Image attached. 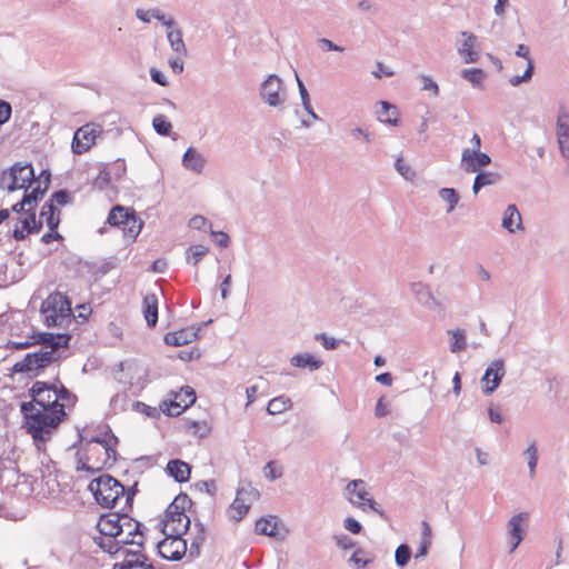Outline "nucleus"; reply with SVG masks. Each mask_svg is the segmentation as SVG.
<instances>
[{"instance_id":"1","label":"nucleus","mask_w":569,"mask_h":569,"mask_svg":"<svg viewBox=\"0 0 569 569\" xmlns=\"http://www.w3.org/2000/svg\"><path fill=\"white\" fill-rule=\"evenodd\" d=\"M31 401L21 403L27 431L34 441H47L66 417L64 405L59 402L54 386L37 381L30 389Z\"/></svg>"},{"instance_id":"2","label":"nucleus","mask_w":569,"mask_h":569,"mask_svg":"<svg viewBox=\"0 0 569 569\" xmlns=\"http://www.w3.org/2000/svg\"><path fill=\"white\" fill-rule=\"evenodd\" d=\"M42 176H44L43 180L39 179L37 186L33 187L31 191L26 190L22 200L11 208V210L18 214L17 223L12 231V236L16 240H22L27 234L38 232L41 228V222H37L33 209L50 183V173L43 171Z\"/></svg>"},{"instance_id":"3","label":"nucleus","mask_w":569,"mask_h":569,"mask_svg":"<svg viewBox=\"0 0 569 569\" xmlns=\"http://www.w3.org/2000/svg\"><path fill=\"white\" fill-rule=\"evenodd\" d=\"M38 342L42 345L40 351L28 353L13 366L16 372H36L46 368L60 358L58 350L68 347L71 336L63 333L42 332L38 335Z\"/></svg>"},{"instance_id":"4","label":"nucleus","mask_w":569,"mask_h":569,"mask_svg":"<svg viewBox=\"0 0 569 569\" xmlns=\"http://www.w3.org/2000/svg\"><path fill=\"white\" fill-rule=\"evenodd\" d=\"M117 443L118 439L113 435L94 437L87 443L86 458L79 457L77 469L94 472L114 462Z\"/></svg>"},{"instance_id":"5","label":"nucleus","mask_w":569,"mask_h":569,"mask_svg":"<svg viewBox=\"0 0 569 569\" xmlns=\"http://www.w3.org/2000/svg\"><path fill=\"white\" fill-rule=\"evenodd\" d=\"M89 490L96 501L103 508H114L123 501V508L131 505L134 491H126L124 487L110 475H102L89 483Z\"/></svg>"},{"instance_id":"6","label":"nucleus","mask_w":569,"mask_h":569,"mask_svg":"<svg viewBox=\"0 0 569 569\" xmlns=\"http://www.w3.org/2000/svg\"><path fill=\"white\" fill-rule=\"evenodd\" d=\"M43 323L50 327L66 328L73 320L71 302L61 292L51 293L41 305Z\"/></svg>"},{"instance_id":"7","label":"nucleus","mask_w":569,"mask_h":569,"mask_svg":"<svg viewBox=\"0 0 569 569\" xmlns=\"http://www.w3.org/2000/svg\"><path fill=\"white\" fill-rule=\"evenodd\" d=\"M190 503L187 495H179L169 505L163 523L164 535H183L190 526V519L184 513L186 506Z\"/></svg>"},{"instance_id":"8","label":"nucleus","mask_w":569,"mask_h":569,"mask_svg":"<svg viewBox=\"0 0 569 569\" xmlns=\"http://www.w3.org/2000/svg\"><path fill=\"white\" fill-rule=\"evenodd\" d=\"M39 180L34 179V170L31 163L17 162L8 170H4L0 177V188L13 192L19 189L28 190Z\"/></svg>"},{"instance_id":"9","label":"nucleus","mask_w":569,"mask_h":569,"mask_svg":"<svg viewBox=\"0 0 569 569\" xmlns=\"http://www.w3.org/2000/svg\"><path fill=\"white\" fill-rule=\"evenodd\" d=\"M114 379L127 388L142 389L146 382L147 368L136 360H126L113 369Z\"/></svg>"},{"instance_id":"10","label":"nucleus","mask_w":569,"mask_h":569,"mask_svg":"<svg viewBox=\"0 0 569 569\" xmlns=\"http://www.w3.org/2000/svg\"><path fill=\"white\" fill-rule=\"evenodd\" d=\"M121 532L131 535L130 541L134 543L139 548V550L136 551H127V556L132 555L137 557L136 560H126L122 563V569H131L134 566L144 567V562L140 561V558L146 559V557L140 552V548H142L144 543V536L140 530V522L137 520L130 518L128 515L122 513L121 517Z\"/></svg>"},{"instance_id":"11","label":"nucleus","mask_w":569,"mask_h":569,"mask_svg":"<svg viewBox=\"0 0 569 569\" xmlns=\"http://www.w3.org/2000/svg\"><path fill=\"white\" fill-rule=\"evenodd\" d=\"M260 497L259 491L250 483L237 489L236 498L227 509L230 520L239 522L248 513L251 505Z\"/></svg>"},{"instance_id":"12","label":"nucleus","mask_w":569,"mask_h":569,"mask_svg":"<svg viewBox=\"0 0 569 569\" xmlns=\"http://www.w3.org/2000/svg\"><path fill=\"white\" fill-rule=\"evenodd\" d=\"M346 491L350 503L362 509L363 511L368 508L378 513L380 517L386 518L383 510L372 499L370 492L368 491L366 481L362 479L351 480L347 485Z\"/></svg>"},{"instance_id":"13","label":"nucleus","mask_w":569,"mask_h":569,"mask_svg":"<svg viewBox=\"0 0 569 569\" xmlns=\"http://www.w3.org/2000/svg\"><path fill=\"white\" fill-rule=\"evenodd\" d=\"M102 133L100 124L90 122L78 128L73 134L71 149L74 154H82L96 144L97 138Z\"/></svg>"},{"instance_id":"14","label":"nucleus","mask_w":569,"mask_h":569,"mask_svg":"<svg viewBox=\"0 0 569 569\" xmlns=\"http://www.w3.org/2000/svg\"><path fill=\"white\" fill-rule=\"evenodd\" d=\"M261 99L270 107H280L286 101L283 81L277 74H270L260 86Z\"/></svg>"},{"instance_id":"15","label":"nucleus","mask_w":569,"mask_h":569,"mask_svg":"<svg viewBox=\"0 0 569 569\" xmlns=\"http://www.w3.org/2000/svg\"><path fill=\"white\" fill-rule=\"evenodd\" d=\"M457 52L465 63H475L480 58L479 41L477 36L469 31H461L456 41Z\"/></svg>"},{"instance_id":"16","label":"nucleus","mask_w":569,"mask_h":569,"mask_svg":"<svg viewBox=\"0 0 569 569\" xmlns=\"http://www.w3.org/2000/svg\"><path fill=\"white\" fill-rule=\"evenodd\" d=\"M167 538L158 543L159 555L167 560H180L187 550L186 540L182 535H166Z\"/></svg>"},{"instance_id":"17","label":"nucleus","mask_w":569,"mask_h":569,"mask_svg":"<svg viewBox=\"0 0 569 569\" xmlns=\"http://www.w3.org/2000/svg\"><path fill=\"white\" fill-rule=\"evenodd\" d=\"M529 519L528 512H519L512 516L507 522V536L509 543V553L515 552L525 537V526Z\"/></svg>"},{"instance_id":"18","label":"nucleus","mask_w":569,"mask_h":569,"mask_svg":"<svg viewBox=\"0 0 569 569\" xmlns=\"http://www.w3.org/2000/svg\"><path fill=\"white\" fill-rule=\"evenodd\" d=\"M505 375V361L502 359H496L491 361L481 378L483 393L491 395L495 392L496 389L500 386Z\"/></svg>"},{"instance_id":"19","label":"nucleus","mask_w":569,"mask_h":569,"mask_svg":"<svg viewBox=\"0 0 569 569\" xmlns=\"http://www.w3.org/2000/svg\"><path fill=\"white\" fill-rule=\"evenodd\" d=\"M490 163L491 158L485 152L475 153V150H462L460 167L465 172L478 173Z\"/></svg>"},{"instance_id":"20","label":"nucleus","mask_w":569,"mask_h":569,"mask_svg":"<svg viewBox=\"0 0 569 569\" xmlns=\"http://www.w3.org/2000/svg\"><path fill=\"white\" fill-rule=\"evenodd\" d=\"M121 517L118 512L103 515L98 521V530L102 536L114 537L121 533Z\"/></svg>"},{"instance_id":"21","label":"nucleus","mask_w":569,"mask_h":569,"mask_svg":"<svg viewBox=\"0 0 569 569\" xmlns=\"http://www.w3.org/2000/svg\"><path fill=\"white\" fill-rule=\"evenodd\" d=\"M200 328H184L178 331L168 332L164 336V342L168 346L180 347L194 341L198 338Z\"/></svg>"},{"instance_id":"22","label":"nucleus","mask_w":569,"mask_h":569,"mask_svg":"<svg viewBox=\"0 0 569 569\" xmlns=\"http://www.w3.org/2000/svg\"><path fill=\"white\" fill-rule=\"evenodd\" d=\"M502 227L509 232L522 231L523 224L521 214L516 204H509L502 214Z\"/></svg>"},{"instance_id":"23","label":"nucleus","mask_w":569,"mask_h":569,"mask_svg":"<svg viewBox=\"0 0 569 569\" xmlns=\"http://www.w3.org/2000/svg\"><path fill=\"white\" fill-rule=\"evenodd\" d=\"M188 400L181 401H163L160 406L161 410L168 416L174 417L179 416L184 409L189 406L193 405L196 401V392L192 388H189L187 391Z\"/></svg>"},{"instance_id":"24","label":"nucleus","mask_w":569,"mask_h":569,"mask_svg":"<svg viewBox=\"0 0 569 569\" xmlns=\"http://www.w3.org/2000/svg\"><path fill=\"white\" fill-rule=\"evenodd\" d=\"M566 116L560 114L557 120V142L561 156L569 160V124L565 121Z\"/></svg>"},{"instance_id":"25","label":"nucleus","mask_w":569,"mask_h":569,"mask_svg":"<svg viewBox=\"0 0 569 569\" xmlns=\"http://www.w3.org/2000/svg\"><path fill=\"white\" fill-rule=\"evenodd\" d=\"M206 164L204 157L194 148L190 147L182 157V166L192 172L201 173Z\"/></svg>"},{"instance_id":"26","label":"nucleus","mask_w":569,"mask_h":569,"mask_svg":"<svg viewBox=\"0 0 569 569\" xmlns=\"http://www.w3.org/2000/svg\"><path fill=\"white\" fill-rule=\"evenodd\" d=\"M142 312L149 327H154L158 321V298L156 293H147L143 298Z\"/></svg>"},{"instance_id":"27","label":"nucleus","mask_w":569,"mask_h":569,"mask_svg":"<svg viewBox=\"0 0 569 569\" xmlns=\"http://www.w3.org/2000/svg\"><path fill=\"white\" fill-rule=\"evenodd\" d=\"M290 365L296 368H305L310 371L320 369L322 360L311 353H297L290 358Z\"/></svg>"},{"instance_id":"28","label":"nucleus","mask_w":569,"mask_h":569,"mask_svg":"<svg viewBox=\"0 0 569 569\" xmlns=\"http://www.w3.org/2000/svg\"><path fill=\"white\" fill-rule=\"evenodd\" d=\"M167 471L176 481L184 482L190 478L191 468L187 462L173 459L168 462Z\"/></svg>"},{"instance_id":"29","label":"nucleus","mask_w":569,"mask_h":569,"mask_svg":"<svg viewBox=\"0 0 569 569\" xmlns=\"http://www.w3.org/2000/svg\"><path fill=\"white\" fill-rule=\"evenodd\" d=\"M44 221L49 228V230L54 231L57 230L60 218H59V210L54 207L52 202H47L43 204L41 212H40V219L37 220V222Z\"/></svg>"},{"instance_id":"30","label":"nucleus","mask_w":569,"mask_h":569,"mask_svg":"<svg viewBox=\"0 0 569 569\" xmlns=\"http://www.w3.org/2000/svg\"><path fill=\"white\" fill-rule=\"evenodd\" d=\"M411 292L429 309H433L438 305L437 300L431 296L429 288L422 282H413L411 284Z\"/></svg>"},{"instance_id":"31","label":"nucleus","mask_w":569,"mask_h":569,"mask_svg":"<svg viewBox=\"0 0 569 569\" xmlns=\"http://www.w3.org/2000/svg\"><path fill=\"white\" fill-rule=\"evenodd\" d=\"M501 177L497 172L492 171H480L477 173L472 191L477 194L483 187L496 184L500 181Z\"/></svg>"},{"instance_id":"32","label":"nucleus","mask_w":569,"mask_h":569,"mask_svg":"<svg viewBox=\"0 0 569 569\" xmlns=\"http://www.w3.org/2000/svg\"><path fill=\"white\" fill-rule=\"evenodd\" d=\"M167 40L171 50L180 56H187V47L182 39V31L180 28L174 30H167Z\"/></svg>"},{"instance_id":"33","label":"nucleus","mask_w":569,"mask_h":569,"mask_svg":"<svg viewBox=\"0 0 569 569\" xmlns=\"http://www.w3.org/2000/svg\"><path fill=\"white\" fill-rule=\"evenodd\" d=\"M447 333L451 337L450 351L452 353H459L467 348L466 332L462 329H451Z\"/></svg>"},{"instance_id":"34","label":"nucleus","mask_w":569,"mask_h":569,"mask_svg":"<svg viewBox=\"0 0 569 569\" xmlns=\"http://www.w3.org/2000/svg\"><path fill=\"white\" fill-rule=\"evenodd\" d=\"M439 198L447 203L446 212L451 213L459 203L460 196L453 188H441L438 191Z\"/></svg>"},{"instance_id":"35","label":"nucleus","mask_w":569,"mask_h":569,"mask_svg":"<svg viewBox=\"0 0 569 569\" xmlns=\"http://www.w3.org/2000/svg\"><path fill=\"white\" fill-rule=\"evenodd\" d=\"M460 74L466 81L470 82L472 87L478 89L482 88L486 79L485 71L479 68L462 69Z\"/></svg>"},{"instance_id":"36","label":"nucleus","mask_w":569,"mask_h":569,"mask_svg":"<svg viewBox=\"0 0 569 569\" xmlns=\"http://www.w3.org/2000/svg\"><path fill=\"white\" fill-rule=\"evenodd\" d=\"M123 233L130 238L136 239L138 234L141 231L142 222L140 219H138L133 211H131V214L129 218L126 219L124 224H121Z\"/></svg>"},{"instance_id":"37","label":"nucleus","mask_w":569,"mask_h":569,"mask_svg":"<svg viewBox=\"0 0 569 569\" xmlns=\"http://www.w3.org/2000/svg\"><path fill=\"white\" fill-rule=\"evenodd\" d=\"M380 104H381L382 110L379 113V120L382 122L392 124V126H397L398 124V118H397L398 110H397L396 106H393L387 101H381Z\"/></svg>"},{"instance_id":"38","label":"nucleus","mask_w":569,"mask_h":569,"mask_svg":"<svg viewBox=\"0 0 569 569\" xmlns=\"http://www.w3.org/2000/svg\"><path fill=\"white\" fill-rule=\"evenodd\" d=\"M254 530L259 535H264L269 537L277 536V522L274 521V518H260L256 522Z\"/></svg>"},{"instance_id":"39","label":"nucleus","mask_w":569,"mask_h":569,"mask_svg":"<svg viewBox=\"0 0 569 569\" xmlns=\"http://www.w3.org/2000/svg\"><path fill=\"white\" fill-rule=\"evenodd\" d=\"M131 212L122 206H116L111 209L108 216V223L111 226L124 224L126 219L129 218Z\"/></svg>"},{"instance_id":"40","label":"nucleus","mask_w":569,"mask_h":569,"mask_svg":"<svg viewBox=\"0 0 569 569\" xmlns=\"http://www.w3.org/2000/svg\"><path fill=\"white\" fill-rule=\"evenodd\" d=\"M291 406L289 398L280 396L271 399L267 406V412L269 415H279L288 410Z\"/></svg>"},{"instance_id":"41","label":"nucleus","mask_w":569,"mask_h":569,"mask_svg":"<svg viewBox=\"0 0 569 569\" xmlns=\"http://www.w3.org/2000/svg\"><path fill=\"white\" fill-rule=\"evenodd\" d=\"M523 456L527 458L529 477L533 478L536 475V468L538 463V448L536 441H532L527 449L523 451Z\"/></svg>"},{"instance_id":"42","label":"nucleus","mask_w":569,"mask_h":569,"mask_svg":"<svg viewBox=\"0 0 569 569\" xmlns=\"http://www.w3.org/2000/svg\"><path fill=\"white\" fill-rule=\"evenodd\" d=\"M209 249L204 244L191 246L187 250V262L196 266L207 253Z\"/></svg>"},{"instance_id":"43","label":"nucleus","mask_w":569,"mask_h":569,"mask_svg":"<svg viewBox=\"0 0 569 569\" xmlns=\"http://www.w3.org/2000/svg\"><path fill=\"white\" fill-rule=\"evenodd\" d=\"M96 543L106 552L110 555L118 553L121 548L119 547L116 537H107L102 536L100 538L94 539Z\"/></svg>"},{"instance_id":"44","label":"nucleus","mask_w":569,"mask_h":569,"mask_svg":"<svg viewBox=\"0 0 569 569\" xmlns=\"http://www.w3.org/2000/svg\"><path fill=\"white\" fill-rule=\"evenodd\" d=\"M152 127L160 136H169L172 129V124L163 114H158L153 118Z\"/></svg>"},{"instance_id":"45","label":"nucleus","mask_w":569,"mask_h":569,"mask_svg":"<svg viewBox=\"0 0 569 569\" xmlns=\"http://www.w3.org/2000/svg\"><path fill=\"white\" fill-rule=\"evenodd\" d=\"M411 558V549L408 545H400L395 552V560L397 566L403 568L408 565L409 560Z\"/></svg>"},{"instance_id":"46","label":"nucleus","mask_w":569,"mask_h":569,"mask_svg":"<svg viewBox=\"0 0 569 569\" xmlns=\"http://www.w3.org/2000/svg\"><path fill=\"white\" fill-rule=\"evenodd\" d=\"M263 473L267 479L274 481L282 477L283 468L277 461H269L263 468Z\"/></svg>"},{"instance_id":"47","label":"nucleus","mask_w":569,"mask_h":569,"mask_svg":"<svg viewBox=\"0 0 569 569\" xmlns=\"http://www.w3.org/2000/svg\"><path fill=\"white\" fill-rule=\"evenodd\" d=\"M533 70H535L533 61L529 60V63H528L525 72L521 76H513V77H511L509 79V83L512 87H518L522 82H529L532 79Z\"/></svg>"},{"instance_id":"48","label":"nucleus","mask_w":569,"mask_h":569,"mask_svg":"<svg viewBox=\"0 0 569 569\" xmlns=\"http://www.w3.org/2000/svg\"><path fill=\"white\" fill-rule=\"evenodd\" d=\"M128 403L129 398L126 392H118L110 400V406L114 412L124 411Z\"/></svg>"},{"instance_id":"49","label":"nucleus","mask_w":569,"mask_h":569,"mask_svg":"<svg viewBox=\"0 0 569 569\" xmlns=\"http://www.w3.org/2000/svg\"><path fill=\"white\" fill-rule=\"evenodd\" d=\"M295 76H296L297 86H298L299 94L301 98L302 107L305 110H309L310 106H312L309 92L296 71H295Z\"/></svg>"},{"instance_id":"50","label":"nucleus","mask_w":569,"mask_h":569,"mask_svg":"<svg viewBox=\"0 0 569 569\" xmlns=\"http://www.w3.org/2000/svg\"><path fill=\"white\" fill-rule=\"evenodd\" d=\"M395 169L397 172L402 176L406 180H412L415 178V172L411 167L403 162L402 158H397L395 162Z\"/></svg>"},{"instance_id":"51","label":"nucleus","mask_w":569,"mask_h":569,"mask_svg":"<svg viewBox=\"0 0 569 569\" xmlns=\"http://www.w3.org/2000/svg\"><path fill=\"white\" fill-rule=\"evenodd\" d=\"M419 79L421 81V89L422 90L430 91L432 93V96H435V97H437L439 94V87H438V84L429 76L421 74L419 77Z\"/></svg>"},{"instance_id":"52","label":"nucleus","mask_w":569,"mask_h":569,"mask_svg":"<svg viewBox=\"0 0 569 569\" xmlns=\"http://www.w3.org/2000/svg\"><path fill=\"white\" fill-rule=\"evenodd\" d=\"M365 551L362 549H357L352 556L349 558V562L357 568H365L370 559H365Z\"/></svg>"},{"instance_id":"53","label":"nucleus","mask_w":569,"mask_h":569,"mask_svg":"<svg viewBox=\"0 0 569 569\" xmlns=\"http://www.w3.org/2000/svg\"><path fill=\"white\" fill-rule=\"evenodd\" d=\"M132 409L134 411H138V412H141V413H144L146 416L148 417H157L158 416V410L153 407H150L141 401H134L132 403Z\"/></svg>"},{"instance_id":"54","label":"nucleus","mask_w":569,"mask_h":569,"mask_svg":"<svg viewBox=\"0 0 569 569\" xmlns=\"http://www.w3.org/2000/svg\"><path fill=\"white\" fill-rule=\"evenodd\" d=\"M12 108L11 104L0 99V126L9 121L11 117Z\"/></svg>"},{"instance_id":"55","label":"nucleus","mask_w":569,"mask_h":569,"mask_svg":"<svg viewBox=\"0 0 569 569\" xmlns=\"http://www.w3.org/2000/svg\"><path fill=\"white\" fill-rule=\"evenodd\" d=\"M343 527L346 530L350 531L353 535L360 533V531L362 529L361 523L352 517H348L345 519Z\"/></svg>"},{"instance_id":"56","label":"nucleus","mask_w":569,"mask_h":569,"mask_svg":"<svg viewBox=\"0 0 569 569\" xmlns=\"http://www.w3.org/2000/svg\"><path fill=\"white\" fill-rule=\"evenodd\" d=\"M336 545L343 550L355 547V541L347 535H339L333 537Z\"/></svg>"},{"instance_id":"57","label":"nucleus","mask_w":569,"mask_h":569,"mask_svg":"<svg viewBox=\"0 0 569 569\" xmlns=\"http://www.w3.org/2000/svg\"><path fill=\"white\" fill-rule=\"evenodd\" d=\"M317 340H320L323 348L327 350H335L338 348L339 342L335 338H329L325 333H319L316 336Z\"/></svg>"},{"instance_id":"58","label":"nucleus","mask_w":569,"mask_h":569,"mask_svg":"<svg viewBox=\"0 0 569 569\" xmlns=\"http://www.w3.org/2000/svg\"><path fill=\"white\" fill-rule=\"evenodd\" d=\"M199 490L207 492L210 496H213L217 491V486L214 480H206V481H199L196 485Z\"/></svg>"},{"instance_id":"59","label":"nucleus","mask_w":569,"mask_h":569,"mask_svg":"<svg viewBox=\"0 0 569 569\" xmlns=\"http://www.w3.org/2000/svg\"><path fill=\"white\" fill-rule=\"evenodd\" d=\"M349 133L355 139L362 138L363 141H366L367 143H369L371 141L370 132L367 129H363L361 127H356V128L351 129Z\"/></svg>"},{"instance_id":"60","label":"nucleus","mask_w":569,"mask_h":569,"mask_svg":"<svg viewBox=\"0 0 569 569\" xmlns=\"http://www.w3.org/2000/svg\"><path fill=\"white\" fill-rule=\"evenodd\" d=\"M150 77L151 80L158 83L159 86L166 87L169 83L167 77L156 68L150 69Z\"/></svg>"},{"instance_id":"61","label":"nucleus","mask_w":569,"mask_h":569,"mask_svg":"<svg viewBox=\"0 0 569 569\" xmlns=\"http://www.w3.org/2000/svg\"><path fill=\"white\" fill-rule=\"evenodd\" d=\"M70 196L66 190H59L52 194L50 202H56L60 206H64L69 202Z\"/></svg>"},{"instance_id":"62","label":"nucleus","mask_w":569,"mask_h":569,"mask_svg":"<svg viewBox=\"0 0 569 569\" xmlns=\"http://www.w3.org/2000/svg\"><path fill=\"white\" fill-rule=\"evenodd\" d=\"M376 67H377V70H375V71L372 72V74H373L376 78H378V79H380L382 76H386V77H392V76L395 74V72H393L391 69H389L388 67H386V66H385L383 63H381V62H377V66H376Z\"/></svg>"},{"instance_id":"63","label":"nucleus","mask_w":569,"mask_h":569,"mask_svg":"<svg viewBox=\"0 0 569 569\" xmlns=\"http://www.w3.org/2000/svg\"><path fill=\"white\" fill-rule=\"evenodd\" d=\"M207 226V219L202 216H194L189 220V227L196 230L204 229Z\"/></svg>"},{"instance_id":"64","label":"nucleus","mask_w":569,"mask_h":569,"mask_svg":"<svg viewBox=\"0 0 569 569\" xmlns=\"http://www.w3.org/2000/svg\"><path fill=\"white\" fill-rule=\"evenodd\" d=\"M319 44L326 49V50H329V51H339V52H342L343 51V48L333 43L331 40L329 39H326V38H321L318 40Z\"/></svg>"}]
</instances>
